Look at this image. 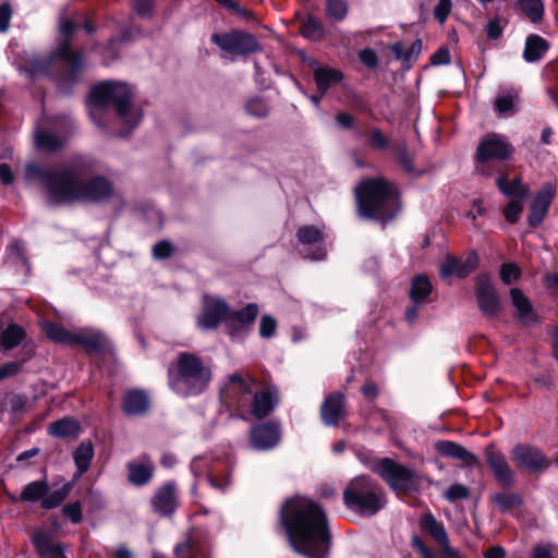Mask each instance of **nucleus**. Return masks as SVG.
Returning <instances> with one entry per match:
<instances>
[{
    "mask_svg": "<svg viewBox=\"0 0 558 558\" xmlns=\"http://www.w3.org/2000/svg\"><path fill=\"white\" fill-rule=\"evenodd\" d=\"M451 0H439L438 4L436 5L434 10V15L436 20L439 21V23H445L447 20L450 11H451Z\"/></svg>",
    "mask_w": 558,
    "mask_h": 558,
    "instance_id": "61",
    "label": "nucleus"
},
{
    "mask_svg": "<svg viewBox=\"0 0 558 558\" xmlns=\"http://www.w3.org/2000/svg\"><path fill=\"white\" fill-rule=\"evenodd\" d=\"M28 399L25 396L11 393L3 401L2 408L14 416H20L27 411Z\"/></svg>",
    "mask_w": 558,
    "mask_h": 558,
    "instance_id": "45",
    "label": "nucleus"
},
{
    "mask_svg": "<svg viewBox=\"0 0 558 558\" xmlns=\"http://www.w3.org/2000/svg\"><path fill=\"white\" fill-rule=\"evenodd\" d=\"M74 28L75 23L72 20L68 19L61 22L60 32L64 37L63 40L47 60H36L32 62L31 66L34 73H47L54 61L59 60L66 68L62 81L69 84H75L80 81L86 63L83 53L74 51L71 48L70 37Z\"/></svg>",
    "mask_w": 558,
    "mask_h": 558,
    "instance_id": "7",
    "label": "nucleus"
},
{
    "mask_svg": "<svg viewBox=\"0 0 558 558\" xmlns=\"http://www.w3.org/2000/svg\"><path fill=\"white\" fill-rule=\"evenodd\" d=\"M211 41L222 51L234 57L246 56L260 50L256 37L250 33L232 31L222 34H213Z\"/></svg>",
    "mask_w": 558,
    "mask_h": 558,
    "instance_id": "11",
    "label": "nucleus"
},
{
    "mask_svg": "<svg viewBox=\"0 0 558 558\" xmlns=\"http://www.w3.org/2000/svg\"><path fill=\"white\" fill-rule=\"evenodd\" d=\"M277 322L270 315H263L259 322V335L262 338H271L275 336Z\"/></svg>",
    "mask_w": 558,
    "mask_h": 558,
    "instance_id": "51",
    "label": "nucleus"
},
{
    "mask_svg": "<svg viewBox=\"0 0 558 558\" xmlns=\"http://www.w3.org/2000/svg\"><path fill=\"white\" fill-rule=\"evenodd\" d=\"M393 153L396 160L407 173H416V169L413 165V156L408 151L404 144L395 145Z\"/></svg>",
    "mask_w": 558,
    "mask_h": 558,
    "instance_id": "46",
    "label": "nucleus"
},
{
    "mask_svg": "<svg viewBox=\"0 0 558 558\" xmlns=\"http://www.w3.org/2000/svg\"><path fill=\"white\" fill-rule=\"evenodd\" d=\"M293 549L308 558H325L330 548V534L323 509L313 500L295 496L286 500L280 510Z\"/></svg>",
    "mask_w": 558,
    "mask_h": 558,
    "instance_id": "2",
    "label": "nucleus"
},
{
    "mask_svg": "<svg viewBox=\"0 0 558 558\" xmlns=\"http://www.w3.org/2000/svg\"><path fill=\"white\" fill-rule=\"evenodd\" d=\"M228 304L221 299H206L197 325L202 329H215L223 322L227 324Z\"/></svg>",
    "mask_w": 558,
    "mask_h": 558,
    "instance_id": "17",
    "label": "nucleus"
},
{
    "mask_svg": "<svg viewBox=\"0 0 558 558\" xmlns=\"http://www.w3.org/2000/svg\"><path fill=\"white\" fill-rule=\"evenodd\" d=\"M515 97H517V94H512V93L501 94V95L497 96V98L495 100V109L499 113H506V112L510 111L513 107Z\"/></svg>",
    "mask_w": 558,
    "mask_h": 558,
    "instance_id": "55",
    "label": "nucleus"
},
{
    "mask_svg": "<svg viewBox=\"0 0 558 558\" xmlns=\"http://www.w3.org/2000/svg\"><path fill=\"white\" fill-rule=\"evenodd\" d=\"M480 312L487 318H496L502 311L501 298L490 276L480 274L475 279L474 289Z\"/></svg>",
    "mask_w": 558,
    "mask_h": 558,
    "instance_id": "10",
    "label": "nucleus"
},
{
    "mask_svg": "<svg viewBox=\"0 0 558 558\" xmlns=\"http://www.w3.org/2000/svg\"><path fill=\"white\" fill-rule=\"evenodd\" d=\"M486 463L490 468L495 478L506 487L513 484V472L511 471L506 457L494 446L485 449Z\"/></svg>",
    "mask_w": 558,
    "mask_h": 558,
    "instance_id": "20",
    "label": "nucleus"
},
{
    "mask_svg": "<svg viewBox=\"0 0 558 558\" xmlns=\"http://www.w3.org/2000/svg\"><path fill=\"white\" fill-rule=\"evenodd\" d=\"M435 448L441 456L456 459L462 446L453 441L441 440L436 444Z\"/></svg>",
    "mask_w": 558,
    "mask_h": 558,
    "instance_id": "53",
    "label": "nucleus"
},
{
    "mask_svg": "<svg viewBox=\"0 0 558 558\" xmlns=\"http://www.w3.org/2000/svg\"><path fill=\"white\" fill-rule=\"evenodd\" d=\"M44 330L50 340L66 345H73L74 332H70L69 330L53 323H46L44 325Z\"/></svg>",
    "mask_w": 558,
    "mask_h": 558,
    "instance_id": "40",
    "label": "nucleus"
},
{
    "mask_svg": "<svg viewBox=\"0 0 558 558\" xmlns=\"http://www.w3.org/2000/svg\"><path fill=\"white\" fill-rule=\"evenodd\" d=\"M95 167V161L84 156H77L59 167L29 162L25 167V179L41 182L47 202L52 206L75 202L99 203L113 195V185L108 178L94 175Z\"/></svg>",
    "mask_w": 558,
    "mask_h": 558,
    "instance_id": "1",
    "label": "nucleus"
},
{
    "mask_svg": "<svg viewBox=\"0 0 558 558\" xmlns=\"http://www.w3.org/2000/svg\"><path fill=\"white\" fill-rule=\"evenodd\" d=\"M300 243L307 247L306 257L312 260H320L326 257L327 250L324 234L314 226H303L296 233Z\"/></svg>",
    "mask_w": 558,
    "mask_h": 558,
    "instance_id": "14",
    "label": "nucleus"
},
{
    "mask_svg": "<svg viewBox=\"0 0 558 558\" xmlns=\"http://www.w3.org/2000/svg\"><path fill=\"white\" fill-rule=\"evenodd\" d=\"M326 14L336 21H342L348 14V3L345 0H327Z\"/></svg>",
    "mask_w": 558,
    "mask_h": 558,
    "instance_id": "48",
    "label": "nucleus"
},
{
    "mask_svg": "<svg viewBox=\"0 0 558 558\" xmlns=\"http://www.w3.org/2000/svg\"><path fill=\"white\" fill-rule=\"evenodd\" d=\"M509 294L520 325L523 327L536 325L538 323V315L523 291L519 288H512Z\"/></svg>",
    "mask_w": 558,
    "mask_h": 558,
    "instance_id": "21",
    "label": "nucleus"
},
{
    "mask_svg": "<svg viewBox=\"0 0 558 558\" xmlns=\"http://www.w3.org/2000/svg\"><path fill=\"white\" fill-rule=\"evenodd\" d=\"M48 433L53 437H75L81 433V424L73 417L65 416L52 422L48 426Z\"/></svg>",
    "mask_w": 558,
    "mask_h": 558,
    "instance_id": "32",
    "label": "nucleus"
},
{
    "mask_svg": "<svg viewBox=\"0 0 558 558\" xmlns=\"http://www.w3.org/2000/svg\"><path fill=\"white\" fill-rule=\"evenodd\" d=\"M280 438V427L275 423L257 424L250 432L251 447L257 451L274 449L279 444Z\"/></svg>",
    "mask_w": 558,
    "mask_h": 558,
    "instance_id": "13",
    "label": "nucleus"
},
{
    "mask_svg": "<svg viewBox=\"0 0 558 558\" xmlns=\"http://www.w3.org/2000/svg\"><path fill=\"white\" fill-rule=\"evenodd\" d=\"M11 17V5L9 3H2L0 5V33H5L9 29Z\"/></svg>",
    "mask_w": 558,
    "mask_h": 558,
    "instance_id": "63",
    "label": "nucleus"
},
{
    "mask_svg": "<svg viewBox=\"0 0 558 558\" xmlns=\"http://www.w3.org/2000/svg\"><path fill=\"white\" fill-rule=\"evenodd\" d=\"M477 265L478 256L475 252H471L464 259L448 255L440 266L439 274L442 278L451 276L465 278L477 268Z\"/></svg>",
    "mask_w": 558,
    "mask_h": 558,
    "instance_id": "18",
    "label": "nucleus"
},
{
    "mask_svg": "<svg viewBox=\"0 0 558 558\" xmlns=\"http://www.w3.org/2000/svg\"><path fill=\"white\" fill-rule=\"evenodd\" d=\"M391 52L393 53L397 60L403 62V64L409 69L412 63L418 58L422 51V40H414L407 49L403 47L401 43H395L390 47Z\"/></svg>",
    "mask_w": 558,
    "mask_h": 558,
    "instance_id": "33",
    "label": "nucleus"
},
{
    "mask_svg": "<svg viewBox=\"0 0 558 558\" xmlns=\"http://www.w3.org/2000/svg\"><path fill=\"white\" fill-rule=\"evenodd\" d=\"M301 34L304 37L316 41L324 37L325 31L318 19L313 15H307L302 22Z\"/></svg>",
    "mask_w": 558,
    "mask_h": 558,
    "instance_id": "42",
    "label": "nucleus"
},
{
    "mask_svg": "<svg viewBox=\"0 0 558 558\" xmlns=\"http://www.w3.org/2000/svg\"><path fill=\"white\" fill-rule=\"evenodd\" d=\"M211 380V371L202 360L189 352L178 355L177 369L169 371V385L181 396H194L203 392Z\"/></svg>",
    "mask_w": 558,
    "mask_h": 558,
    "instance_id": "5",
    "label": "nucleus"
},
{
    "mask_svg": "<svg viewBox=\"0 0 558 558\" xmlns=\"http://www.w3.org/2000/svg\"><path fill=\"white\" fill-rule=\"evenodd\" d=\"M432 290L433 287L429 279L424 275H418L411 281L409 295L413 303L423 304L432 293Z\"/></svg>",
    "mask_w": 558,
    "mask_h": 558,
    "instance_id": "37",
    "label": "nucleus"
},
{
    "mask_svg": "<svg viewBox=\"0 0 558 558\" xmlns=\"http://www.w3.org/2000/svg\"><path fill=\"white\" fill-rule=\"evenodd\" d=\"M48 493V485L43 481H34L27 484L19 497L12 496L10 499L14 502H36L41 501Z\"/></svg>",
    "mask_w": 558,
    "mask_h": 558,
    "instance_id": "35",
    "label": "nucleus"
},
{
    "mask_svg": "<svg viewBox=\"0 0 558 558\" xmlns=\"http://www.w3.org/2000/svg\"><path fill=\"white\" fill-rule=\"evenodd\" d=\"M22 367V362L12 361L4 363L3 365L0 366V381L16 375L17 373H20Z\"/></svg>",
    "mask_w": 558,
    "mask_h": 558,
    "instance_id": "59",
    "label": "nucleus"
},
{
    "mask_svg": "<svg viewBox=\"0 0 558 558\" xmlns=\"http://www.w3.org/2000/svg\"><path fill=\"white\" fill-rule=\"evenodd\" d=\"M360 61L367 68L374 69L378 64V58L373 49L366 48L359 53Z\"/></svg>",
    "mask_w": 558,
    "mask_h": 558,
    "instance_id": "62",
    "label": "nucleus"
},
{
    "mask_svg": "<svg viewBox=\"0 0 558 558\" xmlns=\"http://www.w3.org/2000/svg\"><path fill=\"white\" fill-rule=\"evenodd\" d=\"M62 512L72 523L77 524L82 521V505L80 501L68 504L62 508Z\"/></svg>",
    "mask_w": 558,
    "mask_h": 558,
    "instance_id": "56",
    "label": "nucleus"
},
{
    "mask_svg": "<svg viewBox=\"0 0 558 558\" xmlns=\"http://www.w3.org/2000/svg\"><path fill=\"white\" fill-rule=\"evenodd\" d=\"M469 496V488L462 484H453L449 486L445 493V497L451 502L456 500L468 499Z\"/></svg>",
    "mask_w": 558,
    "mask_h": 558,
    "instance_id": "52",
    "label": "nucleus"
},
{
    "mask_svg": "<svg viewBox=\"0 0 558 558\" xmlns=\"http://www.w3.org/2000/svg\"><path fill=\"white\" fill-rule=\"evenodd\" d=\"M494 506L501 512L510 511L522 502L519 495L513 493H499L492 497Z\"/></svg>",
    "mask_w": 558,
    "mask_h": 558,
    "instance_id": "44",
    "label": "nucleus"
},
{
    "mask_svg": "<svg viewBox=\"0 0 558 558\" xmlns=\"http://www.w3.org/2000/svg\"><path fill=\"white\" fill-rule=\"evenodd\" d=\"M247 114L255 118H264L269 113V107L263 98L254 97L245 105Z\"/></svg>",
    "mask_w": 558,
    "mask_h": 558,
    "instance_id": "50",
    "label": "nucleus"
},
{
    "mask_svg": "<svg viewBox=\"0 0 558 558\" xmlns=\"http://www.w3.org/2000/svg\"><path fill=\"white\" fill-rule=\"evenodd\" d=\"M421 526L438 543L444 557L458 558L457 551L449 545L448 534L444 525H441L433 514H425L421 519Z\"/></svg>",
    "mask_w": 558,
    "mask_h": 558,
    "instance_id": "22",
    "label": "nucleus"
},
{
    "mask_svg": "<svg viewBox=\"0 0 558 558\" xmlns=\"http://www.w3.org/2000/svg\"><path fill=\"white\" fill-rule=\"evenodd\" d=\"M68 142L65 133L56 134L46 130H38L35 133V144L38 149L47 151H56L62 148Z\"/></svg>",
    "mask_w": 558,
    "mask_h": 558,
    "instance_id": "30",
    "label": "nucleus"
},
{
    "mask_svg": "<svg viewBox=\"0 0 558 558\" xmlns=\"http://www.w3.org/2000/svg\"><path fill=\"white\" fill-rule=\"evenodd\" d=\"M278 402V391L275 387H268L254 393L252 401V414L260 420L270 414Z\"/></svg>",
    "mask_w": 558,
    "mask_h": 558,
    "instance_id": "27",
    "label": "nucleus"
},
{
    "mask_svg": "<svg viewBox=\"0 0 558 558\" xmlns=\"http://www.w3.org/2000/svg\"><path fill=\"white\" fill-rule=\"evenodd\" d=\"M344 413V396L335 392L326 397L322 407L320 415L327 426H335L339 423Z\"/></svg>",
    "mask_w": 558,
    "mask_h": 558,
    "instance_id": "26",
    "label": "nucleus"
},
{
    "mask_svg": "<svg viewBox=\"0 0 558 558\" xmlns=\"http://www.w3.org/2000/svg\"><path fill=\"white\" fill-rule=\"evenodd\" d=\"M71 489H72V484L65 483L60 488H58L51 493L48 492L47 495L43 499L41 507L44 509L57 508L69 496Z\"/></svg>",
    "mask_w": 558,
    "mask_h": 558,
    "instance_id": "43",
    "label": "nucleus"
},
{
    "mask_svg": "<svg viewBox=\"0 0 558 558\" xmlns=\"http://www.w3.org/2000/svg\"><path fill=\"white\" fill-rule=\"evenodd\" d=\"M94 458V446L89 439L83 440L73 452L74 463L77 469L78 476L88 471Z\"/></svg>",
    "mask_w": 558,
    "mask_h": 558,
    "instance_id": "36",
    "label": "nucleus"
},
{
    "mask_svg": "<svg viewBox=\"0 0 558 558\" xmlns=\"http://www.w3.org/2000/svg\"><path fill=\"white\" fill-rule=\"evenodd\" d=\"M364 465L379 475L383 481L396 493H404L413 488L416 473L390 458L363 459Z\"/></svg>",
    "mask_w": 558,
    "mask_h": 558,
    "instance_id": "8",
    "label": "nucleus"
},
{
    "mask_svg": "<svg viewBox=\"0 0 558 558\" xmlns=\"http://www.w3.org/2000/svg\"><path fill=\"white\" fill-rule=\"evenodd\" d=\"M521 9L532 22H538L543 19L544 5L541 0H523Z\"/></svg>",
    "mask_w": 558,
    "mask_h": 558,
    "instance_id": "47",
    "label": "nucleus"
},
{
    "mask_svg": "<svg viewBox=\"0 0 558 558\" xmlns=\"http://www.w3.org/2000/svg\"><path fill=\"white\" fill-rule=\"evenodd\" d=\"M10 256H11L13 263L21 264L25 268V271L26 272L28 271V269H29L28 263H27L25 254H24V248L20 243L14 242L10 246Z\"/></svg>",
    "mask_w": 558,
    "mask_h": 558,
    "instance_id": "58",
    "label": "nucleus"
},
{
    "mask_svg": "<svg viewBox=\"0 0 558 558\" xmlns=\"http://www.w3.org/2000/svg\"><path fill=\"white\" fill-rule=\"evenodd\" d=\"M511 458L519 465L526 468L532 472L545 470L549 462L537 448L529 445H517L511 450Z\"/></svg>",
    "mask_w": 558,
    "mask_h": 558,
    "instance_id": "16",
    "label": "nucleus"
},
{
    "mask_svg": "<svg viewBox=\"0 0 558 558\" xmlns=\"http://www.w3.org/2000/svg\"><path fill=\"white\" fill-rule=\"evenodd\" d=\"M24 338V331L17 325H10L0 331V349L11 350L19 345Z\"/></svg>",
    "mask_w": 558,
    "mask_h": 558,
    "instance_id": "39",
    "label": "nucleus"
},
{
    "mask_svg": "<svg viewBox=\"0 0 558 558\" xmlns=\"http://www.w3.org/2000/svg\"><path fill=\"white\" fill-rule=\"evenodd\" d=\"M520 277V269L511 263H505L500 267V279L505 284H510Z\"/></svg>",
    "mask_w": 558,
    "mask_h": 558,
    "instance_id": "54",
    "label": "nucleus"
},
{
    "mask_svg": "<svg viewBox=\"0 0 558 558\" xmlns=\"http://www.w3.org/2000/svg\"><path fill=\"white\" fill-rule=\"evenodd\" d=\"M259 313L258 305L250 303L241 310L232 311L228 306L227 325L231 329V335L248 329L255 322Z\"/></svg>",
    "mask_w": 558,
    "mask_h": 558,
    "instance_id": "24",
    "label": "nucleus"
},
{
    "mask_svg": "<svg viewBox=\"0 0 558 558\" xmlns=\"http://www.w3.org/2000/svg\"><path fill=\"white\" fill-rule=\"evenodd\" d=\"M122 409L128 416H141L149 409L147 393L141 389L128 390L123 396Z\"/></svg>",
    "mask_w": 558,
    "mask_h": 558,
    "instance_id": "28",
    "label": "nucleus"
},
{
    "mask_svg": "<svg viewBox=\"0 0 558 558\" xmlns=\"http://www.w3.org/2000/svg\"><path fill=\"white\" fill-rule=\"evenodd\" d=\"M128 480L135 486L148 484L154 475L155 465L148 456H141L136 460L126 463Z\"/></svg>",
    "mask_w": 558,
    "mask_h": 558,
    "instance_id": "23",
    "label": "nucleus"
},
{
    "mask_svg": "<svg viewBox=\"0 0 558 558\" xmlns=\"http://www.w3.org/2000/svg\"><path fill=\"white\" fill-rule=\"evenodd\" d=\"M343 74L329 66H318L314 70V80L318 90L325 94L332 85L341 82Z\"/></svg>",
    "mask_w": 558,
    "mask_h": 558,
    "instance_id": "31",
    "label": "nucleus"
},
{
    "mask_svg": "<svg viewBox=\"0 0 558 558\" xmlns=\"http://www.w3.org/2000/svg\"><path fill=\"white\" fill-rule=\"evenodd\" d=\"M359 215L386 223L399 209L395 187L384 179H367L355 189Z\"/></svg>",
    "mask_w": 558,
    "mask_h": 558,
    "instance_id": "4",
    "label": "nucleus"
},
{
    "mask_svg": "<svg viewBox=\"0 0 558 558\" xmlns=\"http://www.w3.org/2000/svg\"><path fill=\"white\" fill-rule=\"evenodd\" d=\"M371 145L375 148H386L388 141L385 135L378 129H373L368 132Z\"/></svg>",
    "mask_w": 558,
    "mask_h": 558,
    "instance_id": "64",
    "label": "nucleus"
},
{
    "mask_svg": "<svg viewBox=\"0 0 558 558\" xmlns=\"http://www.w3.org/2000/svg\"><path fill=\"white\" fill-rule=\"evenodd\" d=\"M33 543L40 558H65L63 546L45 532H36Z\"/></svg>",
    "mask_w": 558,
    "mask_h": 558,
    "instance_id": "29",
    "label": "nucleus"
},
{
    "mask_svg": "<svg viewBox=\"0 0 558 558\" xmlns=\"http://www.w3.org/2000/svg\"><path fill=\"white\" fill-rule=\"evenodd\" d=\"M154 512L168 517L171 515L178 507V497L175 485L167 482L158 487L150 500Z\"/></svg>",
    "mask_w": 558,
    "mask_h": 558,
    "instance_id": "19",
    "label": "nucleus"
},
{
    "mask_svg": "<svg viewBox=\"0 0 558 558\" xmlns=\"http://www.w3.org/2000/svg\"><path fill=\"white\" fill-rule=\"evenodd\" d=\"M256 379L248 374L233 373L227 376L221 398L236 408H245L253 396Z\"/></svg>",
    "mask_w": 558,
    "mask_h": 558,
    "instance_id": "9",
    "label": "nucleus"
},
{
    "mask_svg": "<svg viewBox=\"0 0 558 558\" xmlns=\"http://www.w3.org/2000/svg\"><path fill=\"white\" fill-rule=\"evenodd\" d=\"M525 199L512 198L510 203L504 208V216L510 223H517L521 217L524 208Z\"/></svg>",
    "mask_w": 558,
    "mask_h": 558,
    "instance_id": "49",
    "label": "nucleus"
},
{
    "mask_svg": "<svg viewBox=\"0 0 558 558\" xmlns=\"http://www.w3.org/2000/svg\"><path fill=\"white\" fill-rule=\"evenodd\" d=\"M73 345H81L87 352H101L109 345L107 336L96 329H82L74 332Z\"/></svg>",
    "mask_w": 558,
    "mask_h": 558,
    "instance_id": "25",
    "label": "nucleus"
},
{
    "mask_svg": "<svg viewBox=\"0 0 558 558\" xmlns=\"http://www.w3.org/2000/svg\"><path fill=\"white\" fill-rule=\"evenodd\" d=\"M133 92L129 84L117 81H106L92 88L88 99V110L92 120L104 128L101 116L113 109L119 121L129 130L138 125L143 118L141 108L132 102Z\"/></svg>",
    "mask_w": 558,
    "mask_h": 558,
    "instance_id": "3",
    "label": "nucleus"
},
{
    "mask_svg": "<svg viewBox=\"0 0 558 558\" xmlns=\"http://www.w3.org/2000/svg\"><path fill=\"white\" fill-rule=\"evenodd\" d=\"M131 5L142 17H150L153 14L154 3L151 0H132Z\"/></svg>",
    "mask_w": 558,
    "mask_h": 558,
    "instance_id": "57",
    "label": "nucleus"
},
{
    "mask_svg": "<svg viewBox=\"0 0 558 558\" xmlns=\"http://www.w3.org/2000/svg\"><path fill=\"white\" fill-rule=\"evenodd\" d=\"M173 554L177 558H196L201 554V548L196 537L192 534L178 543L173 549Z\"/></svg>",
    "mask_w": 558,
    "mask_h": 558,
    "instance_id": "41",
    "label": "nucleus"
},
{
    "mask_svg": "<svg viewBox=\"0 0 558 558\" xmlns=\"http://www.w3.org/2000/svg\"><path fill=\"white\" fill-rule=\"evenodd\" d=\"M343 504L354 513L373 517L387 505L384 488L366 475L352 478L343 492Z\"/></svg>",
    "mask_w": 558,
    "mask_h": 558,
    "instance_id": "6",
    "label": "nucleus"
},
{
    "mask_svg": "<svg viewBox=\"0 0 558 558\" xmlns=\"http://www.w3.org/2000/svg\"><path fill=\"white\" fill-rule=\"evenodd\" d=\"M548 43L538 35H530L526 38L523 58L526 62H536L547 52Z\"/></svg>",
    "mask_w": 558,
    "mask_h": 558,
    "instance_id": "34",
    "label": "nucleus"
},
{
    "mask_svg": "<svg viewBox=\"0 0 558 558\" xmlns=\"http://www.w3.org/2000/svg\"><path fill=\"white\" fill-rule=\"evenodd\" d=\"M555 193L556 189L554 184L549 182L545 183L537 192L530 205V213L527 216V223L530 227H537L544 221Z\"/></svg>",
    "mask_w": 558,
    "mask_h": 558,
    "instance_id": "15",
    "label": "nucleus"
},
{
    "mask_svg": "<svg viewBox=\"0 0 558 558\" xmlns=\"http://www.w3.org/2000/svg\"><path fill=\"white\" fill-rule=\"evenodd\" d=\"M512 154V147L508 141L497 134L485 136L478 144L475 158L478 163L477 171L486 174L485 163L490 160H506Z\"/></svg>",
    "mask_w": 558,
    "mask_h": 558,
    "instance_id": "12",
    "label": "nucleus"
},
{
    "mask_svg": "<svg viewBox=\"0 0 558 558\" xmlns=\"http://www.w3.org/2000/svg\"><path fill=\"white\" fill-rule=\"evenodd\" d=\"M173 247L168 241H160L153 246V255L157 259H165L171 256Z\"/></svg>",
    "mask_w": 558,
    "mask_h": 558,
    "instance_id": "60",
    "label": "nucleus"
},
{
    "mask_svg": "<svg viewBox=\"0 0 558 558\" xmlns=\"http://www.w3.org/2000/svg\"><path fill=\"white\" fill-rule=\"evenodd\" d=\"M497 186L502 194L513 198L526 199L530 193L529 186L523 184L519 178H515L508 183V179L506 177H499L497 179Z\"/></svg>",
    "mask_w": 558,
    "mask_h": 558,
    "instance_id": "38",
    "label": "nucleus"
}]
</instances>
